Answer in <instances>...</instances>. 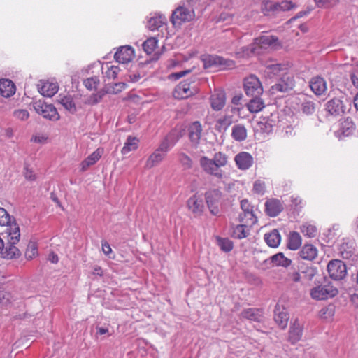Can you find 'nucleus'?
<instances>
[{
    "mask_svg": "<svg viewBox=\"0 0 358 358\" xmlns=\"http://www.w3.org/2000/svg\"><path fill=\"white\" fill-rule=\"evenodd\" d=\"M8 236V244L4 245V250L1 255L3 258L13 259L20 256V252L15 245L19 242L20 238V227L17 223L11 224L6 228Z\"/></svg>",
    "mask_w": 358,
    "mask_h": 358,
    "instance_id": "nucleus-1",
    "label": "nucleus"
},
{
    "mask_svg": "<svg viewBox=\"0 0 358 358\" xmlns=\"http://www.w3.org/2000/svg\"><path fill=\"white\" fill-rule=\"evenodd\" d=\"M350 101L347 97H334L329 100L325 104V110L330 115L338 117L343 116L350 110Z\"/></svg>",
    "mask_w": 358,
    "mask_h": 358,
    "instance_id": "nucleus-2",
    "label": "nucleus"
},
{
    "mask_svg": "<svg viewBox=\"0 0 358 358\" xmlns=\"http://www.w3.org/2000/svg\"><path fill=\"white\" fill-rule=\"evenodd\" d=\"M207 207L213 215L217 216L220 213V208L224 201V195L220 189H210L204 194Z\"/></svg>",
    "mask_w": 358,
    "mask_h": 358,
    "instance_id": "nucleus-3",
    "label": "nucleus"
},
{
    "mask_svg": "<svg viewBox=\"0 0 358 358\" xmlns=\"http://www.w3.org/2000/svg\"><path fill=\"white\" fill-rule=\"evenodd\" d=\"M194 17L193 10L180 6L173 11L171 22L174 27H180L182 24L190 22Z\"/></svg>",
    "mask_w": 358,
    "mask_h": 358,
    "instance_id": "nucleus-4",
    "label": "nucleus"
},
{
    "mask_svg": "<svg viewBox=\"0 0 358 358\" xmlns=\"http://www.w3.org/2000/svg\"><path fill=\"white\" fill-rule=\"evenodd\" d=\"M327 269L330 278L335 281L343 280L348 274L346 264L340 259L329 261Z\"/></svg>",
    "mask_w": 358,
    "mask_h": 358,
    "instance_id": "nucleus-5",
    "label": "nucleus"
},
{
    "mask_svg": "<svg viewBox=\"0 0 358 358\" xmlns=\"http://www.w3.org/2000/svg\"><path fill=\"white\" fill-rule=\"evenodd\" d=\"M338 293V289L334 287L331 283L318 285L310 289V294L312 299L317 301L326 300L333 298Z\"/></svg>",
    "mask_w": 358,
    "mask_h": 358,
    "instance_id": "nucleus-6",
    "label": "nucleus"
},
{
    "mask_svg": "<svg viewBox=\"0 0 358 358\" xmlns=\"http://www.w3.org/2000/svg\"><path fill=\"white\" fill-rule=\"evenodd\" d=\"M243 89L248 97L261 96L264 91L259 79L253 74L243 80Z\"/></svg>",
    "mask_w": 358,
    "mask_h": 358,
    "instance_id": "nucleus-7",
    "label": "nucleus"
},
{
    "mask_svg": "<svg viewBox=\"0 0 358 358\" xmlns=\"http://www.w3.org/2000/svg\"><path fill=\"white\" fill-rule=\"evenodd\" d=\"M197 92L196 85L194 83L188 80L180 82L174 89L173 95L176 99H187Z\"/></svg>",
    "mask_w": 358,
    "mask_h": 358,
    "instance_id": "nucleus-8",
    "label": "nucleus"
},
{
    "mask_svg": "<svg viewBox=\"0 0 358 358\" xmlns=\"http://www.w3.org/2000/svg\"><path fill=\"white\" fill-rule=\"evenodd\" d=\"M241 208L243 213L238 216L240 222L253 225L257 222V217L254 214L253 206L248 199H243L241 201Z\"/></svg>",
    "mask_w": 358,
    "mask_h": 358,
    "instance_id": "nucleus-9",
    "label": "nucleus"
},
{
    "mask_svg": "<svg viewBox=\"0 0 358 358\" xmlns=\"http://www.w3.org/2000/svg\"><path fill=\"white\" fill-rule=\"evenodd\" d=\"M235 66L233 60L224 59L217 55H208L204 59L205 68L218 66L222 69H232Z\"/></svg>",
    "mask_w": 358,
    "mask_h": 358,
    "instance_id": "nucleus-10",
    "label": "nucleus"
},
{
    "mask_svg": "<svg viewBox=\"0 0 358 358\" xmlns=\"http://www.w3.org/2000/svg\"><path fill=\"white\" fill-rule=\"evenodd\" d=\"M199 164L203 171L207 174L215 176L218 179L223 177V171L218 169L213 159L202 156L199 159Z\"/></svg>",
    "mask_w": 358,
    "mask_h": 358,
    "instance_id": "nucleus-11",
    "label": "nucleus"
},
{
    "mask_svg": "<svg viewBox=\"0 0 358 358\" xmlns=\"http://www.w3.org/2000/svg\"><path fill=\"white\" fill-rule=\"evenodd\" d=\"M295 82L294 77L289 74L284 73L277 83L273 85L271 90L272 93L276 92H287L290 90H292L294 87Z\"/></svg>",
    "mask_w": 358,
    "mask_h": 358,
    "instance_id": "nucleus-12",
    "label": "nucleus"
},
{
    "mask_svg": "<svg viewBox=\"0 0 358 358\" xmlns=\"http://www.w3.org/2000/svg\"><path fill=\"white\" fill-rule=\"evenodd\" d=\"M303 324L299 319H295L294 322H291L289 332L288 341L291 344H296L299 342L303 336Z\"/></svg>",
    "mask_w": 358,
    "mask_h": 358,
    "instance_id": "nucleus-13",
    "label": "nucleus"
},
{
    "mask_svg": "<svg viewBox=\"0 0 358 358\" xmlns=\"http://www.w3.org/2000/svg\"><path fill=\"white\" fill-rule=\"evenodd\" d=\"M36 111L44 118L55 121L59 120V115L57 109L51 104L36 103L35 106Z\"/></svg>",
    "mask_w": 358,
    "mask_h": 358,
    "instance_id": "nucleus-14",
    "label": "nucleus"
},
{
    "mask_svg": "<svg viewBox=\"0 0 358 358\" xmlns=\"http://www.w3.org/2000/svg\"><path fill=\"white\" fill-rule=\"evenodd\" d=\"M278 41V38L271 35H264L256 38L254 43L251 45V52L253 53H259L257 48H266L275 43Z\"/></svg>",
    "mask_w": 358,
    "mask_h": 358,
    "instance_id": "nucleus-15",
    "label": "nucleus"
},
{
    "mask_svg": "<svg viewBox=\"0 0 358 358\" xmlns=\"http://www.w3.org/2000/svg\"><path fill=\"white\" fill-rule=\"evenodd\" d=\"M276 115L271 113L269 116L260 117L257 122V128L263 134H269L276 125Z\"/></svg>",
    "mask_w": 358,
    "mask_h": 358,
    "instance_id": "nucleus-16",
    "label": "nucleus"
},
{
    "mask_svg": "<svg viewBox=\"0 0 358 358\" xmlns=\"http://www.w3.org/2000/svg\"><path fill=\"white\" fill-rule=\"evenodd\" d=\"M273 318L278 327L282 329H285L287 327L289 315L285 307L276 304L274 309Z\"/></svg>",
    "mask_w": 358,
    "mask_h": 358,
    "instance_id": "nucleus-17",
    "label": "nucleus"
},
{
    "mask_svg": "<svg viewBox=\"0 0 358 358\" xmlns=\"http://www.w3.org/2000/svg\"><path fill=\"white\" fill-rule=\"evenodd\" d=\"M135 57V52L132 47L124 45L120 47L115 52L114 57L115 60L122 64L131 62Z\"/></svg>",
    "mask_w": 358,
    "mask_h": 358,
    "instance_id": "nucleus-18",
    "label": "nucleus"
},
{
    "mask_svg": "<svg viewBox=\"0 0 358 358\" xmlns=\"http://www.w3.org/2000/svg\"><path fill=\"white\" fill-rule=\"evenodd\" d=\"M283 209L282 203L278 199H268L265 202V213L269 217H277Z\"/></svg>",
    "mask_w": 358,
    "mask_h": 358,
    "instance_id": "nucleus-19",
    "label": "nucleus"
},
{
    "mask_svg": "<svg viewBox=\"0 0 358 358\" xmlns=\"http://www.w3.org/2000/svg\"><path fill=\"white\" fill-rule=\"evenodd\" d=\"M187 206L194 217H199L203 215L204 209L203 202L197 194H194L188 199Z\"/></svg>",
    "mask_w": 358,
    "mask_h": 358,
    "instance_id": "nucleus-20",
    "label": "nucleus"
},
{
    "mask_svg": "<svg viewBox=\"0 0 358 358\" xmlns=\"http://www.w3.org/2000/svg\"><path fill=\"white\" fill-rule=\"evenodd\" d=\"M241 317L250 321L260 322L264 318V310L257 308H245L241 311Z\"/></svg>",
    "mask_w": 358,
    "mask_h": 358,
    "instance_id": "nucleus-21",
    "label": "nucleus"
},
{
    "mask_svg": "<svg viewBox=\"0 0 358 358\" xmlns=\"http://www.w3.org/2000/svg\"><path fill=\"white\" fill-rule=\"evenodd\" d=\"M211 108L216 111H219L223 108L226 102V95L224 91L221 90H215L211 94L210 98Z\"/></svg>",
    "mask_w": 358,
    "mask_h": 358,
    "instance_id": "nucleus-22",
    "label": "nucleus"
},
{
    "mask_svg": "<svg viewBox=\"0 0 358 358\" xmlns=\"http://www.w3.org/2000/svg\"><path fill=\"white\" fill-rule=\"evenodd\" d=\"M38 92L43 96L52 97L58 91L59 86L56 82L41 81L38 85Z\"/></svg>",
    "mask_w": 358,
    "mask_h": 358,
    "instance_id": "nucleus-23",
    "label": "nucleus"
},
{
    "mask_svg": "<svg viewBox=\"0 0 358 358\" xmlns=\"http://www.w3.org/2000/svg\"><path fill=\"white\" fill-rule=\"evenodd\" d=\"M356 127L352 120L350 118L345 119L341 123L339 129L336 132V136L341 139L343 137H348L352 136Z\"/></svg>",
    "mask_w": 358,
    "mask_h": 358,
    "instance_id": "nucleus-24",
    "label": "nucleus"
},
{
    "mask_svg": "<svg viewBox=\"0 0 358 358\" xmlns=\"http://www.w3.org/2000/svg\"><path fill=\"white\" fill-rule=\"evenodd\" d=\"M235 162L239 169L247 170L252 165L253 158L248 152H241L236 155Z\"/></svg>",
    "mask_w": 358,
    "mask_h": 358,
    "instance_id": "nucleus-25",
    "label": "nucleus"
},
{
    "mask_svg": "<svg viewBox=\"0 0 358 358\" xmlns=\"http://www.w3.org/2000/svg\"><path fill=\"white\" fill-rule=\"evenodd\" d=\"M309 85L313 92L317 96L323 94L327 90L326 81L320 76L313 77Z\"/></svg>",
    "mask_w": 358,
    "mask_h": 358,
    "instance_id": "nucleus-26",
    "label": "nucleus"
},
{
    "mask_svg": "<svg viewBox=\"0 0 358 358\" xmlns=\"http://www.w3.org/2000/svg\"><path fill=\"white\" fill-rule=\"evenodd\" d=\"M202 132V126L200 122L195 121L188 127L189 138L192 143L198 144L200 141Z\"/></svg>",
    "mask_w": 358,
    "mask_h": 358,
    "instance_id": "nucleus-27",
    "label": "nucleus"
},
{
    "mask_svg": "<svg viewBox=\"0 0 358 358\" xmlns=\"http://www.w3.org/2000/svg\"><path fill=\"white\" fill-rule=\"evenodd\" d=\"M288 69V65L281 63H274L267 64L265 72L269 78L278 76L280 73H285Z\"/></svg>",
    "mask_w": 358,
    "mask_h": 358,
    "instance_id": "nucleus-28",
    "label": "nucleus"
},
{
    "mask_svg": "<svg viewBox=\"0 0 358 358\" xmlns=\"http://www.w3.org/2000/svg\"><path fill=\"white\" fill-rule=\"evenodd\" d=\"M103 150L98 148L89 155L80 164L81 171H85L90 166L94 164L101 157Z\"/></svg>",
    "mask_w": 358,
    "mask_h": 358,
    "instance_id": "nucleus-29",
    "label": "nucleus"
},
{
    "mask_svg": "<svg viewBox=\"0 0 358 358\" xmlns=\"http://www.w3.org/2000/svg\"><path fill=\"white\" fill-rule=\"evenodd\" d=\"M15 92L14 83L8 79L0 80V94L3 97H10Z\"/></svg>",
    "mask_w": 358,
    "mask_h": 358,
    "instance_id": "nucleus-30",
    "label": "nucleus"
},
{
    "mask_svg": "<svg viewBox=\"0 0 358 358\" xmlns=\"http://www.w3.org/2000/svg\"><path fill=\"white\" fill-rule=\"evenodd\" d=\"M299 254L302 259L312 261L317 256V249L312 244H306L300 250Z\"/></svg>",
    "mask_w": 358,
    "mask_h": 358,
    "instance_id": "nucleus-31",
    "label": "nucleus"
},
{
    "mask_svg": "<svg viewBox=\"0 0 358 358\" xmlns=\"http://www.w3.org/2000/svg\"><path fill=\"white\" fill-rule=\"evenodd\" d=\"M142 48L143 51L146 53V55H152L151 59L153 60L157 55V52H155L157 49V38H148L143 43Z\"/></svg>",
    "mask_w": 358,
    "mask_h": 358,
    "instance_id": "nucleus-32",
    "label": "nucleus"
},
{
    "mask_svg": "<svg viewBox=\"0 0 358 358\" xmlns=\"http://www.w3.org/2000/svg\"><path fill=\"white\" fill-rule=\"evenodd\" d=\"M264 241L271 248H277L280 243L281 237L277 229L272 230L270 233L264 234Z\"/></svg>",
    "mask_w": 358,
    "mask_h": 358,
    "instance_id": "nucleus-33",
    "label": "nucleus"
},
{
    "mask_svg": "<svg viewBox=\"0 0 358 358\" xmlns=\"http://www.w3.org/2000/svg\"><path fill=\"white\" fill-rule=\"evenodd\" d=\"M251 99L246 104L247 108L250 113H256L264 108V103L260 96L250 97Z\"/></svg>",
    "mask_w": 358,
    "mask_h": 358,
    "instance_id": "nucleus-34",
    "label": "nucleus"
},
{
    "mask_svg": "<svg viewBox=\"0 0 358 358\" xmlns=\"http://www.w3.org/2000/svg\"><path fill=\"white\" fill-rule=\"evenodd\" d=\"M176 141L177 138H176L175 134L171 133L169 134L161 142L159 146L158 147V152L161 151L166 153L172 147H173Z\"/></svg>",
    "mask_w": 358,
    "mask_h": 358,
    "instance_id": "nucleus-35",
    "label": "nucleus"
},
{
    "mask_svg": "<svg viewBox=\"0 0 358 358\" xmlns=\"http://www.w3.org/2000/svg\"><path fill=\"white\" fill-rule=\"evenodd\" d=\"M271 262L273 263L274 266H283V267H288L291 263L292 261L285 257L283 253L279 252L277 253L270 257Z\"/></svg>",
    "mask_w": 358,
    "mask_h": 358,
    "instance_id": "nucleus-36",
    "label": "nucleus"
},
{
    "mask_svg": "<svg viewBox=\"0 0 358 358\" xmlns=\"http://www.w3.org/2000/svg\"><path fill=\"white\" fill-rule=\"evenodd\" d=\"M232 138L236 141H243L247 137V130L243 125L236 124L232 127Z\"/></svg>",
    "mask_w": 358,
    "mask_h": 358,
    "instance_id": "nucleus-37",
    "label": "nucleus"
},
{
    "mask_svg": "<svg viewBox=\"0 0 358 358\" xmlns=\"http://www.w3.org/2000/svg\"><path fill=\"white\" fill-rule=\"evenodd\" d=\"M301 245V237L298 232L292 231L289 234L287 241V248L296 250Z\"/></svg>",
    "mask_w": 358,
    "mask_h": 358,
    "instance_id": "nucleus-38",
    "label": "nucleus"
},
{
    "mask_svg": "<svg viewBox=\"0 0 358 358\" xmlns=\"http://www.w3.org/2000/svg\"><path fill=\"white\" fill-rule=\"evenodd\" d=\"M138 140L136 137L129 136L122 148V154L127 155L129 152L136 150L138 148Z\"/></svg>",
    "mask_w": 358,
    "mask_h": 358,
    "instance_id": "nucleus-39",
    "label": "nucleus"
},
{
    "mask_svg": "<svg viewBox=\"0 0 358 358\" xmlns=\"http://www.w3.org/2000/svg\"><path fill=\"white\" fill-rule=\"evenodd\" d=\"M248 224H241L236 225L233 231V236L238 239H242L249 235V229L247 226Z\"/></svg>",
    "mask_w": 358,
    "mask_h": 358,
    "instance_id": "nucleus-40",
    "label": "nucleus"
},
{
    "mask_svg": "<svg viewBox=\"0 0 358 358\" xmlns=\"http://www.w3.org/2000/svg\"><path fill=\"white\" fill-rule=\"evenodd\" d=\"M16 223L15 218L11 217L8 213L0 207V225L8 228L11 224Z\"/></svg>",
    "mask_w": 358,
    "mask_h": 358,
    "instance_id": "nucleus-41",
    "label": "nucleus"
},
{
    "mask_svg": "<svg viewBox=\"0 0 358 358\" xmlns=\"http://www.w3.org/2000/svg\"><path fill=\"white\" fill-rule=\"evenodd\" d=\"M289 3L287 1H282L280 3H274V2H268L264 5V8H262L263 10H266L267 11H275L278 10H287L289 8L288 7V4Z\"/></svg>",
    "mask_w": 358,
    "mask_h": 358,
    "instance_id": "nucleus-42",
    "label": "nucleus"
},
{
    "mask_svg": "<svg viewBox=\"0 0 358 358\" xmlns=\"http://www.w3.org/2000/svg\"><path fill=\"white\" fill-rule=\"evenodd\" d=\"M217 245L220 250L225 252L231 251L234 248L233 242L228 238H217Z\"/></svg>",
    "mask_w": 358,
    "mask_h": 358,
    "instance_id": "nucleus-43",
    "label": "nucleus"
},
{
    "mask_svg": "<svg viewBox=\"0 0 358 358\" xmlns=\"http://www.w3.org/2000/svg\"><path fill=\"white\" fill-rule=\"evenodd\" d=\"M118 66L110 65L109 66L108 64H106V66H102V73L109 79H115L119 72Z\"/></svg>",
    "mask_w": 358,
    "mask_h": 358,
    "instance_id": "nucleus-44",
    "label": "nucleus"
},
{
    "mask_svg": "<svg viewBox=\"0 0 358 358\" xmlns=\"http://www.w3.org/2000/svg\"><path fill=\"white\" fill-rule=\"evenodd\" d=\"M127 87V84L124 82L116 83L111 85H106V92L110 94H117L121 92Z\"/></svg>",
    "mask_w": 358,
    "mask_h": 358,
    "instance_id": "nucleus-45",
    "label": "nucleus"
},
{
    "mask_svg": "<svg viewBox=\"0 0 358 358\" xmlns=\"http://www.w3.org/2000/svg\"><path fill=\"white\" fill-rule=\"evenodd\" d=\"M59 103L62 105L65 109L70 111L71 113H74L76 110V106L74 102L72 100L71 96H63L61 97L58 100Z\"/></svg>",
    "mask_w": 358,
    "mask_h": 358,
    "instance_id": "nucleus-46",
    "label": "nucleus"
},
{
    "mask_svg": "<svg viewBox=\"0 0 358 358\" xmlns=\"http://www.w3.org/2000/svg\"><path fill=\"white\" fill-rule=\"evenodd\" d=\"M178 158L183 169L188 170L192 167L193 162L187 154L180 152L178 154Z\"/></svg>",
    "mask_w": 358,
    "mask_h": 358,
    "instance_id": "nucleus-47",
    "label": "nucleus"
},
{
    "mask_svg": "<svg viewBox=\"0 0 358 358\" xmlns=\"http://www.w3.org/2000/svg\"><path fill=\"white\" fill-rule=\"evenodd\" d=\"M335 314L334 306L329 304L325 307H323L320 311V316L323 319H331Z\"/></svg>",
    "mask_w": 358,
    "mask_h": 358,
    "instance_id": "nucleus-48",
    "label": "nucleus"
},
{
    "mask_svg": "<svg viewBox=\"0 0 358 358\" xmlns=\"http://www.w3.org/2000/svg\"><path fill=\"white\" fill-rule=\"evenodd\" d=\"M301 231L304 236L309 238H313L317 234L316 227L309 224H303L301 227Z\"/></svg>",
    "mask_w": 358,
    "mask_h": 358,
    "instance_id": "nucleus-49",
    "label": "nucleus"
},
{
    "mask_svg": "<svg viewBox=\"0 0 358 358\" xmlns=\"http://www.w3.org/2000/svg\"><path fill=\"white\" fill-rule=\"evenodd\" d=\"M213 159L218 169L224 166L227 164V155L221 152H216L214 155Z\"/></svg>",
    "mask_w": 358,
    "mask_h": 358,
    "instance_id": "nucleus-50",
    "label": "nucleus"
},
{
    "mask_svg": "<svg viewBox=\"0 0 358 358\" xmlns=\"http://www.w3.org/2000/svg\"><path fill=\"white\" fill-rule=\"evenodd\" d=\"M301 110L306 115H312L315 111V103L313 101H305L301 105Z\"/></svg>",
    "mask_w": 358,
    "mask_h": 358,
    "instance_id": "nucleus-51",
    "label": "nucleus"
},
{
    "mask_svg": "<svg viewBox=\"0 0 358 358\" xmlns=\"http://www.w3.org/2000/svg\"><path fill=\"white\" fill-rule=\"evenodd\" d=\"M100 83L97 76H93L85 79L83 82L84 85L90 90H96Z\"/></svg>",
    "mask_w": 358,
    "mask_h": 358,
    "instance_id": "nucleus-52",
    "label": "nucleus"
},
{
    "mask_svg": "<svg viewBox=\"0 0 358 358\" xmlns=\"http://www.w3.org/2000/svg\"><path fill=\"white\" fill-rule=\"evenodd\" d=\"M48 138L49 136L47 134L37 132L32 136L31 141L36 143L45 144L48 142Z\"/></svg>",
    "mask_w": 358,
    "mask_h": 358,
    "instance_id": "nucleus-53",
    "label": "nucleus"
},
{
    "mask_svg": "<svg viewBox=\"0 0 358 358\" xmlns=\"http://www.w3.org/2000/svg\"><path fill=\"white\" fill-rule=\"evenodd\" d=\"M38 255V248L35 243H29L25 252L27 259H31Z\"/></svg>",
    "mask_w": 358,
    "mask_h": 358,
    "instance_id": "nucleus-54",
    "label": "nucleus"
},
{
    "mask_svg": "<svg viewBox=\"0 0 358 358\" xmlns=\"http://www.w3.org/2000/svg\"><path fill=\"white\" fill-rule=\"evenodd\" d=\"M265 190L266 185L264 181L257 180L254 182L253 191L255 193L259 195H263L265 193Z\"/></svg>",
    "mask_w": 358,
    "mask_h": 358,
    "instance_id": "nucleus-55",
    "label": "nucleus"
},
{
    "mask_svg": "<svg viewBox=\"0 0 358 358\" xmlns=\"http://www.w3.org/2000/svg\"><path fill=\"white\" fill-rule=\"evenodd\" d=\"M301 273L305 274L308 280H311L316 275L317 271V268L313 266H308L306 267L304 270H301Z\"/></svg>",
    "mask_w": 358,
    "mask_h": 358,
    "instance_id": "nucleus-56",
    "label": "nucleus"
},
{
    "mask_svg": "<svg viewBox=\"0 0 358 358\" xmlns=\"http://www.w3.org/2000/svg\"><path fill=\"white\" fill-rule=\"evenodd\" d=\"M16 118L21 120H26L29 117V112L27 110H17L14 112Z\"/></svg>",
    "mask_w": 358,
    "mask_h": 358,
    "instance_id": "nucleus-57",
    "label": "nucleus"
},
{
    "mask_svg": "<svg viewBox=\"0 0 358 358\" xmlns=\"http://www.w3.org/2000/svg\"><path fill=\"white\" fill-rule=\"evenodd\" d=\"M190 72V70H185L176 73H173L169 76V78L173 80H177Z\"/></svg>",
    "mask_w": 358,
    "mask_h": 358,
    "instance_id": "nucleus-58",
    "label": "nucleus"
},
{
    "mask_svg": "<svg viewBox=\"0 0 358 358\" xmlns=\"http://www.w3.org/2000/svg\"><path fill=\"white\" fill-rule=\"evenodd\" d=\"M146 27L150 31H155L157 29V18L153 16L150 17L147 20Z\"/></svg>",
    "mask_w": 358,
    "mask_h": 358,
    "instance_id": "nucleus-59",
    "label": "nucleus"
},
{
    "mask_svg": "<svg viewBox=\"0 0 358 358\" xmlns=\"http://www.w3.org/2000/svg\"><path fill=\"white\" fill-rule=\"evenodd\" d=\"M318 8H323L326 4H336L339 0H314Z\"/></svg>",
    "mask_w": 358,
    "mask_h": 358,
    "instance_id": "nucleus-60",
    "label": "nucleus"
},
{
    "mask_svg": "<svg viewBox=\"0 0 358 358\" xmlns=\"http://www.w3.org/2000/svg\"><path fill=\"white\" fill-rule=\"evenodd\" d=\"M24 174L25 178L28 180L34 181L36 178V175L34 174V171L31 169L28 168L27 166H26L24 168Z\"/></svg>",
    "mask_w": 358,
    "mask_h": 358,
    "instance_id": "nucleus-61",
    "label": "nucleus"
},
{
    "mask_svg": "<svg viewBox=\"0 0 358 358\" xmlns=\"http://www.w3.org/2000/svg\"><path fill=\"white\" fill-rule=\"evenodd\" d=\"M157 162V154L155 152H153L150 157L148 159L146 163H145V167L147 169H150L153 167L155 165V163Z\"/></svg>",
    "mask_w": 358,
    "mask_h": 358,
    "instance_id": "nucleus-62",
    "label": "nucleus"
},
{
    "mask_svg": "<svg viewBox=\"0 0 358 358\" xmlns=\"http://www.w3.org/2000/svg\"><path fill=\"white\" fill-rule=\"evenodd\" d=\"M141 78V75L138 73H130L126 76L125 80L129 82L136 83Z\"/></svg>",
    "mask_w": 358,
    "mask_h": 358,
    "instance_id": "nucleus-63",
    "label": "nucleus"
},
{
    "mask_svg": "<svg viewBox=\"0 0 358 358\" xmlns=\"http://www.w3.org/2000/svg\"><path fill=\"white\" fill-rule=\"evenodd\" d=\"M101 101V99H100V96H98L97 94L95 93L90 96L87 101V103L90 105H95L99 103Z\"/></svg>",
    "mask_w": 358,
    "mask_h": 358,
    "instance_id": "nucleus-64",
    "label": "nucleus"
}]
</instances>
